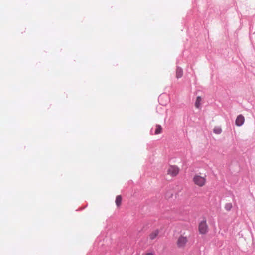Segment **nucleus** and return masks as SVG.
<instances>
[{
    "instance_id": "obj_1",
    "label": "nucleus",
    "mask_w": 255,
    "mask_h": 255,
    "mask_svg": "<svg viewBox=\"0 0 255 255\" xmlns=\"http://www.w3.org/2000/svg\"><path fill=\"white\" fill-rule=\"evenodd\" d=\"M193 181L196 185L199 187L204 186L206 183V176H201L200 174H195L193 178Z\"/></svg>"
},
{
    "instance_id": "obj_2",
    "label": "nucleus",
    "mask_w": 255,
    "mask_h": 255,
    "mask_svg": "<svg viewBox=\"0 0 255 255\" xmlns=\"http://www.w3.org/2000/svg\"><path fill=\"white\" fill-rule=\"evenodd\" d=\"M188 241V238L183 235H180L176 241V245L179 249H184Z\"/></svg>"
},
{
    "instance_id": "obj_3",
    "label": "nucleus",
    "mask_w": 255,
    "mask_h": 255,
    "mask_svg": "<svg viewBox=\"0 0 255 255\" xmlns=\"http://www.w3.org/2000/svg\"><path fill=\"white\" fill-rule=\"evenodd\" d=\"M180 169L176 165H170L167 169V174L171 177L176 176L179 173Z\"/></svg>"
},
{
    "instance_id": "obj_4",
    "label": "nucleus",
    "mask_w": 255,
    "mask_h": 255,
    "mask_svg": "<svg viewBox=\"0 0 255 255\" xmlns=\"http://www.w3.org/2000/svg\"><path fill=\"white\" fill-rule=\"evenodd\" d=\"M198 230L201 234H205L207 233L208 231V226L206 219H204L200 222L198 226Z\"/></svg>"
},
{
    "instance_id": "obj_5",
    "label": "nucleus",
    "mask_w": 255,
    "mask_h": 255,
    "mask_svg": "<svg viewBox=\"0 0 255 255\" xmlns=\"http://www.w3.org/2000/svg\"><path fill=\"white\" fill-rule=\"evenodd\" d=\"M244 117L242 115H239L236 118L235 123L237 126H241L244 124Z\"/></svg>"
},
{
    "instance_id": "obj_6",
    "label": "nucleus",
    "mask_w": 255,
    "mask_h": 255,
    "mask_svg": "<svg viewBox=\"0 0 255 255\" xmlns=\"http://www.w3.org/2000/svg\"><path fill=\"white\" fill-rule=\"evenodd\" d=\"M159 234V231L158 230H156L152 232H151L149 235V238L151 240L155 239Z\"/></svg>"
},
{
    "instance_id": "obj_7",
    "label": "nucleus",
    "mask_w": 255,
    "mask_h": 255,
    "mask_svg": "<svg viewBox=\"0 0 255 255\" xmlns=\"http://www.w3.org/2000/svg\"><path fill=\"white\" fill-rule=\"evenodd\" d=\"M122 198L121 195H118L116 197L115 203L118 207H119L122 203Z\"/></svg>"
},
{
    "instance_id": "obj_8",
    "label": "nucleus",
    "mask_w": 255,
    "mask_h": 255,
    "mask_svg": "<svg viewBox=\"0 0 255 255\" xmlns=\"http://www.w3.org/2000/svg\"><path fill=\"white\" fill-rule=\"evenodd\" d=\"M183 75V70L181 68L178 67L176 71V76L177 78H181Z\"/></svg>"
},
{
    "instance_id": "obj_9",
    "label": "nucleus",
    "mask_w": 255,
    "mask_h": 255,
    "mask_svg": "<svg viewBox=\"0 0 255 255\" xmlns=\"http://www.w3.org/2000/svg\"><path fill=\"white\" fill-rule=\"evenodd\" d=\"M162 130V128L160 125H156L155 126V134L158 135L159 134H160Z\"/></svg>"
},
{
    "instance_id": "obj_10",
    "label": "nucleus",
    "mask_w": 255,
    "mask_h": 255,
    "mask_svg": "<svg viewBox=\"0 0 255 255\" xmlns=\"http://www.w3.org/2000/svg\"><path fill=\"white\" fill-rule=\"evenodd\" d=\"M222 131V128L219 126H216L214 127L213 132L215 134H220Z\"/></svg>"
},
{
    "instance_id": "obj_11",
    "label": "nucleus",
    "mask_w": 255,
    "mask_h": 255,
    "mask_svg": "<svg viewBox=\"0 0 255 255\" xmlns=\"http://www.w3.org/2000/svg\"><path fill=\"white\" fill-rule=\"evenodd\" d=\"M201 100L202 99L200 96H198L197 97L195 104V107L197 108H199L200 107Z\"/></svg>"
},
{
    "instance_id": "obj_12",
    "label": "nucleus",
    "mask_w": 255,
    "mask_h": 255,
    "mask_svg": "<svg viewBox=\"0 0 255 255\" xmlns=\"http://www.w3.org/2000/svg\"><path fill=\"white\" fill-rule=\"evenodd\" d=\"M232 208V203H228L225 204V209L227 211H230Z\"/></svg>"
},
{
    "instance_id": "obj_13",
    "label": "nucleus",
    "mask_w": 255,
    "mask_h": 255,
    "mask_svg": "<svg viewBox=\"0 0 255 255\" xmlns=\"http://www.w3.org/2000/svg\"><path fill=\"white\" fill-rule=\"evenodd\" d=\"M145 255H153V254L151 253H148L146 254Z\"/></svg>"
}]
</instances>
